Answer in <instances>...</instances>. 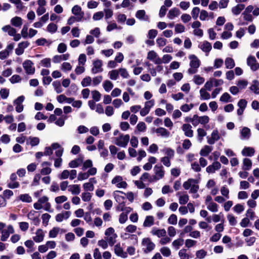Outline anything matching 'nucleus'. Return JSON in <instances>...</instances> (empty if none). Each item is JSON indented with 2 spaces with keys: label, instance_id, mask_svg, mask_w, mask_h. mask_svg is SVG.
<instances>
[{
  "label": "nucleus",
  "instance_id": "nucleus-59",
  "mask_svg": "<svg viewBox=\"0 0 259 259\" xmlns=\"http://www.w3.org/2000/svg\"><path fill=\"white\" fill-rule=\"evenodd\" d=\"M91 77L90 76H87L82 80L81 84L83 87H86L89 86L91 84Z\"/></svg>",
  "mask_w": 259,
  "mask_h": 259
},
{
  "label": "nucleus",
  "instance_id": "nucleus-18",
  "mask_svg": "<svg viewBox=\"0 0 259 259\" xmlns=\"http://www.w3.org/2000/svg\"><path fill=\"white\" fill-rule=\"evenodd\" d=\"M150 233L152 235L156 236L159 238L165 237L166 235V232L164 229H159L155 227L152 228Z\"/></svg>",
  "mask_w": 259,
  "mask_h": 259
},
{
  "label": "nucleus",
  "instance_id": "nucleus-2",
  "mask_svg": "<svg viewBox=\"0 0 259 259\" xmlns=\"http://www.w3.org/2000/svg\"><path fill=\"white\" fill-rule=\"evenodd\" d=\"M199 181L196 179H189L187 181L183 183V186L185 190L190 189V193H196L199 189L198 184Z\"/></svg>",
  "mask_w": 259,
  "mask_h": 259
},
{
  "label": "nucleus",
  "instance_id": "nucleus-55",
  "mask_svg": "<svg viewBox=\"0 0 259 259\" xmlns=\"http://www.w3.org/2000/svg\"><path fill=\"white\" fill-rule=\"evenodd\" d=\"M113 87V84L109 80H105L103 83V88L106 92H109Z\"/></svg>",
  "mask_w": 259,
  "mask_h": 259
},
{
  "label": "nucleus",
  "instance_id": "nucleus-28",
  "mask_svg": "<svg viewBox=\"0 0 259 259\" xmlns=\"http://www.w3.org/2000/svg\"><path fill=\"white\" fill-rule=\"evenodd\" d=\"M196 126L200 123L201 124H205L208 123L209 121V118L208 116L204 115L202 116H199L197 114H196Z\"/></svg>",
  "mask_w": 259,
  "mask_h": 259
},
{
  "label": "nucleus",
  "instance_id": "nucleus-29",
  "mask_svg": "<svg viewBox=\"0 0 259 259\" xmlns=\"http://www.w3.org/2000/svg\"><path fill=\"white\" fill-rule=\"evenodd\" d=\"M158 136H160L163 138H167L169 137L170 133L166 129L163 127L157 128L155 131Z\"/></svg>",
  "mask_w": 259,
  "mask_h": 259
},
{
  "label": "nucleus",
  "instance_id": "nucleus-13",
  "mask_svg": "<svg viewBox=\"0 0 259 259\" xmlns=\"http://www.w3.org/2000/svg\"><path fill=\"white\" fill-rule=\"evenodd\" d=\"M201 26V23L198 21H195L192 23L191 27L194 29L193 34L195 35L202 37L203 35V30L200 28Z\"/></svg>",
  "mask_w": 259,
  "mask_h": 259
},
{
  "label": "nucleus",
  "instance_id": "nucleus-52",
  "mask_svg": "<svg viewBox=\"0 0 259 259\" xmlns=\"http://www.w3.org/2000/svg\"><path fill=\"white\" fill-rule=\"evenodd\" d=\"M207 253V251L202 249L197 250L196 252V258L198 259H203L206 256Z\"/></svg>",
  "mask_w": 259,
  "mask_h": 259
},
{
  "label": "nucleus",
  "instance_id": "nucleus-51",
  "mask_svg": "<svg viewBox=\"0 0 259 259\" xmlns=\"http://www.w3.org/2000/svg\"><path fill=\"white\" fill-rule=\"evenodd\" d=\"M250 89L255 94H259V82L257 80L254 81V83L252 84Z\"/></svg>",
  "mask_w": 259,
  "mask_h": 259
},
{
  "label": "nucleus",
  "instance_id": "nucleus-24",
  "mask_svg": "<svg viewBox=\"0 0 259 259\" xmlns=\"http://www.w3.org/2000/svg\"><path fill=\"white\" fill-rule=\"evenodd\" d=\"M83 160V156H79L77 158L71 161L68 164L69 166L71 168L77 167L82 163Z\"/></svg>",
  "mask_w": 259,
  "mask_h": 259
},
{
  "label": "nucleus",
  "instance_id": "nucleus-10",
  "mask_svg": "<svg viewBox=\"0 0 259 259\" xmlns=\"http://www.w3.org/2000/svg\"><path fill=\"white\" fill-rule=\"evenodd\" d=\"M23 67L28 74H33L35 72V67L33 66V63L29 60H25L23 63Z\"/></svg>",
  "mask_w": 259,
  "mask_h": 259
},
{
  "label": "nucleus",
  "instance_id": "nucleus-27",
  "mask_svg": "<svg viewBox=\"0 0 259 259\" xmlns=\"http://www.w3.org/2000/svg\"><path fill=\"white\" fill-rule=\"evenodd\" d=\"M241 139L248 140L251 136L250 130L247 127H243L240 131Z\"/></svg>",
  "mask_w": 259,
  "mask_h": 259
},
{
  "label": "nucleus",
  "instance_id": "nucleus-50",
  "mask_svg": "<svg viewBox=\"0 0 259 259\" xmlns=\"http://www.w3.org/2000/svg\"><path fill=\"white\" fill-rule=\"evenodd\" d=\"M189 200V197L187 194H184L179 196V202L180 204H186Z\"/></svg>",
  "mask_w": 259,
  "mask_h": 259
},
{
  "label": "nucleus",
  "instance_id": "nucleus-58",
  "mask_svg": "<svg viewBox=\"0 0 259 259\" xmlns=\"http://www.w3.org/2000/svg\"><path fill=\"white\" fill-rule=\"evenodd\" d=\"M160 251L164 256L168 257L171 254L170 249L167 247H163L161 248Z\"/></svg>",
  "mask_w": 259,
  "mask_h": 259
},
{
  "label": "nucleus",
  "instance_id": "nucleus-11",
  "mask_svg": "<svg viewBox=\"0 0 259 259\" xmlns=\"http://www.w3.org/2000/svg\"><path fill=\"white\" fill-rule=\"evenodd\" d=\"M112 184L116 185L118 188H126L127 184L126 182L123 181V178L120 176H116L111 181Z\"/></svg>",
  "mask_w": 259,
  "mask_h": 259
},
{
  "label": "nucleus",
  "instance_id": "nucleus-56",
  "mask_svg": "<svg viewBox=\"0 0 259 259\" xmlns=\"http://www.w3.org/2000/svg\"><path fill=\"white\" fill-rule=\"evenodd\" d=\"M193 104H185L181 106L180 109L182 111L187 112L190 111L193 108Z\"/></svg>",
  "mask_w": 259,
  "mask_h": 259
},
{
  "label": "nucleus",
  "instance_id": "nucleus-14",
  "mask_svg": "<svg viewBox=\"0 0 259 259\" xmlns=\"http://www.w3.org/2000/svg\"><path fill=\"white\" fill-rule=\"evenodd\" d=\"M247 64L250 69L255 71L259 69V63L257 62L255 58L252 56H249L247 59Z\"/></svg>",
  "mask_w": 259,
  "mask_h": 259
},
{
  "label": "nucleus",
  "instance_id": "nucleus-36",
  "mask_svg": "<svg viewBox=\"0 0 259 259\" xmlns=\"http://www.w3.org/2000/svg\"><path fill=\"white\" fill-rule=\"evenodd\" d=\"M136 17L140 20L147 21L149 19V16L146 15L145 10H138L136 13Z\"/></svg>",
  "mask_w": 259,
  "mask_h": 259
},
{
  "label": "nucleus",
  "instance_id": "nucleus-6",
  "mask_svg": "<svg viewBox=\"0 0 259 259\" xmlns=\"http://www.w3.org/2000/svg\"><path fill=\"white\" fill-rule=\"evenodd\" d=\"M105 235L106 236L105 239L108 241L109 246H112L116 242V239L117 237L116 234L115 233L114 229L112 227L108 228L105 232Z\"/></svg>",
  "mask_w": 259,
  "mask_h": 259
},
{
  "label": "nucleus",
  "instance_id": "nucleus-25",
  "mask_svg": "<svg viewBox=\"0 0 259 259\" xmlns=\"http://www.w3.org/2000/svg\"><path fill=\"white\" fill-rule=\"evenodd\" d=\"M199 48L207 54L211 50L212 47L210 42L204 41L199 45Z\"/></svg>",
  "mask_w": 259,
  "mask_h": 259
},
{
  "label": "nucleus",
  "instance_id": "nucleus-39",
  "mask_svg": "<svg viewBox=\"0 0 259 259\" xmlns=\"http://www.w3.org/2000/svg\"><path fill=\"white\" fill-rule=\"evenodd\" d=\"M207 209L211 212H217L218 211V205L214 202H212L206 205Z\"/></svg>",
  "mask_w": 259,
  "mask_h": 259
},
{
  "label": "nucleus",
  "instance_id": "nucleus-22",
  "mask_svg": "<svg viewBox=\"0 0 259 259\" xmlns=\"http://www.w3.org/2000/svg\"><path fill=\"white\" fill-rule=\"evenodd\" d=\"M45 233L41 229H38L35 232V235L33 237V239L35 242H40L44 240Z\"/></svg>",
  "mask_w": 259,
  "mask_h": 259
},
{
  "label": "nucleus",
  "instance_id": "nucleus-41",
  "mask_svg": "<svg viewBox=\"0 0 259 259\" xmlns=\"http://www.w3.org/2000/svg\"><path fill=\"white\" fill-rule=\"evenodd\" d=\"M225 64L226 67L227 69H232L234 68L235 65L234 60L232 58L229 57H228L226 59L225 61Z\"/></svg>",
  "mask_w": 259,
  "mask_h": 259
},
{
  "label": "nucleus",
  "instance_id": "nucleus-12",
  "mask_svg": "<svg viewBox=\"0 0 259 259\" xmlns=\"http://www.w3.org/2000/svg\"><path fill=\"white\" fill-rule=\"evenodd\" d=\"M102 66L103 62L102 60L97 59L94 61L93 63V68H92V73L97 74L102 72L103 71Z\"/></svg>",
  "mask_w": 259,
  "mask_h": 259
},
{
  "label": "nucleus",
  "instance_id": "nucleus-26",
  "mask_svg": "<svg viewBox=\"0 0 259 259\" xmlns=\"http://www.w3.org/2000/svg\"><path fill=\"white\" fill-rule=\"evenodd\" d=\"M180 13L181 12L179 9L173 8L168 11L167 17L169 19L172 20L175 17L179 16Z\"/></svg>",
  "mask_w": 259,
  "mask_h": 259
},
{
  "label": "nucleus",
  "instance_id": "nucleus-57",
  "mask_svg": "<svg viewBox=\"0 0 259 259\" xmlns=\"http://www.w3.org/2000/svg\"><path fill=\"white\" fill-rule=\"evenodd\" d=\"M57 25L54 23H52L48 25L47 29V31L49 32L54 33L57 31Z\"/></svg>",
  "mask_w": 259,
  "mask_h": 259
},
{
  "label": "nucleus",
  "instance_id": "nucleus-5",
  "mask_svg": "<svg viewBox=\"0 0 259 259\" xmlns=\"http://www.w3.org/2000/svg\"><path fill=\"white\" fill-rule=\"evenodd\" d=\"M130 140L129 135L120 134L119 136L114 138V143L117 146L126 148Z\"/></svg>",
  "mask_w": 259,
  "mask_h": 259
},
{
  "label": "nucleus",
  "instance_id": "nucleus-40",
  "mask_svg": "<svg viewBox=\"0 0 259 259\" xmlns=\"http://www.w3.org/2000/svg\"><path fill=\"white\" fill-rule=\"evenodd\" d=\"M212 150L211 147L206 145L200 150V154L203 156H206Z\"/></svg>",
  "mask_w": 259,
  "mask_h": 259
},
{
  "label": "nucleus",
  "instance_id": "nucleus-19",
  "mask_svg": "<svg viewBox=\"0 0 259 259\" xmlns=\"http://www.w3.org/2000/svg\"><path fill=\"white\" fill-rule=\"evenodd\" d=\"M221 167V163L218 161H215L206 167V171L208 173H214L216 170L219 169Z\"/></svg>",
  "mask_w": 259,
  "mask_h": 259
},
{
  "label": "nucleus",
  "instance_id": "nucleus-34",
  "mask_svg": "<svg viewBox=\"0 0 259 259\" xmlns=\"http://www.w3.org/2000/svg\"><path fill=\"white\" fill-rule=\"evenodd\" d=\"M68 191L73 195H78L80 192V188L78 185H70L68 186Z\"/></svg>",
  "mask_w": 259,
  "mask_h": 259
},
{
  "label": "nucleus",
  "instance_id": "nucleus-21",
  "mask_svg": "<svg viewBox=\"0 0 259 259\" xmlns=\"http://www.w3.org/2000/svg\"><path fill=\"white\" fill-rule=\"evenodd\" d=\"M72 13L75 16L82 19L84 16V12L82 11L81 8L78 5H75L71 10Z\"/></svg>",
  "mask_w": 259,
  "mask_h": 259
},
{
  "label": "nucleus",
  "instance_id": "nucleus-15",
  "mask_svg": "<svg viewBox=\"0 0 259 259\" xmlns=\"http://www.w3.org/2000/svg\"><path fill=\"white\" fill-rule=\"evenodd\" d=\"M30 43L28 41H23L18 44V47L15 49L16 55L20 56L24 52V50L29 46Z\"/></svg>",
  "mask_w": 259,
  "mask_h": 259
},
{
  "label": "nucleus",
  "instance_id": "nucleus-43",
  "mask_svg": "<svg viewBox=\"0 0 259 259\" xmlns=\"http://www.w3.org/2000/svg\"><path fill=\"white\" fill-rule=\"evenodd\" d=\"M197 133L198 135V139L200 142H201L203 137L206 135V132L202 128H198L197 130Z\"/></svg>",
  "mask_w": 259,
  "mask_h": 259
},
{
  "label": "nucleus",
  "instance_id": "nucleus-44",
  "mask_svg": "<svg viewBox=\"0 0 259 259\" xmlns=\"http://www.w3.org/2000/svg\"><path fill=\"white\" fill-rule=\"evenodd\" d=\"M119 74L122 78L127 79L130 77V74L127 69L125 68H120L118 69Z\"/></svg>",
  "mask_w": 259,
  "mask_h": 259
},
{
  "label": "nucleus",
  "instance_id": "nucleus-48",
  "mask_svg": "<svg viewBox=\"0 0 259 259\" xmlns=\"http://www.w3.org/2000/svg\"><path fill=\"white\" fill-rule=\"evenodd\" d=\"M108 74L111 79L115 80L118 78V69L112 70L109 72Z\"/></svg>",
  "mask_w": 259,
  "mask_h": 259
},
{
  "label": "nucleus",
  "instance_id": "nucleus-17",
  "mask_svg": "<svg viewBox=\"0 0 259 259\" xmlns=\"http://www.w3.org/2000/svg\"><path fill=\"white\" fill-rule=\"evenodd\" d=\"M114 253L116 255L122 258H125L127 257V253L123 251L120 243H118L114 246Z\"/></svg>",
  "mask_w": 259,
  "mask_h": 259
},
{
  "label": "nucleus",
  "instance_id": "nucleus-9",
  "mask_svg": "<svg viewBox=\"0 0 259 259\" xmlns=\"http://www.w3.org/2000/svg\"><path fill=\"white\" fill-rule=\"evenodd\" d=\"M25 100L24 96L18 97L14 101V105L15 106V110L18 113H21L23 111L24 106L22 104Z\"/></svg>",
  "mask_w": 259,
  "mask_h": 259
},
{
  "label": "nucleus",
  "instance_id": "nucleus-35",
  "mask_svg": "<svg viewBox=\"0 0 259 259\" xmlns=\"http://www.w3.org/2000/svg\"><path fill=\"white\" fill-rule=\"evenodd\" d=\"M245 8V5L243 4H238L232 8L231 11L235 15H238Z\"/></svg>",
  "mask_w": 259,
  "mask_h": 259
},
{
  "label": "nucleus",
  "instance_id": "nucleus-49",
  "mask_svg": "<svg viewBox=\"0 0 259 259\" xmlns=\"http://www.w3.org/2000/svg\"><path fill=\"white\" fill-rule=\"evenodd\" d=\"M98 245L101 247L103 249H106L108 248L109 242L107 239H101L98 241Z\"/></svg>",
  "mask_w": 259,
  "mask_h": 259
},
{
  "label": "nucleus",
  "instance_id": "nucleus-46",
  "mask_svg": "<svg viewBox=\"0 0 259 259\" xmlns=\"http://www.w3.org/2000/svg\"><path fill=\"white\" fill-rule=\"evenodd\" d=\"M193 81L196 84L200 85L204 83L205 79L199 75H195Z\"/></svg>",
  "mask_w": 259,
  "mask_h": 259
},
{
  "label": "nucleus",
  "instance_id": "nucleus-47",
  "mask_svg": "<svg viewBox=\"0 0 259 259\" xmlns=\"http://www.w3.org/2000/svg\"><path fill=\"white\" fill-rule=\"evenodd\" d=\"M27 143L30 144L32 146L37 145L39 143V139L37 137H30L27 140Z\"/></svg>",
  "mask_w": 259,
  "mask_h": 259
},
{
  "label": "nucleus",
  "instance_id": "nucleus-63",
  "mask_svg": "<svg viewBox=\"0 0 259 259\" xmlns=\"http://www.w3.org/2000/svg\"><path fill=\"white\" fill-rule=\"evenodd\" d=\"M92 98L96 102H98L100 100L101 94L98 91L95 90L92 92Z\"/></svg>",
  "mask_w": 259,
  "mask_h": 259
},
{
  "label": "nucleus",
  "instance_id": "nucleus-38",
  "mask_svg": "<svg viewBox=\"0 0 259 259\" xmlns=\"http://www.w3.org/2000/svg\"><path fill=\"white\" fill-rule=\"evenodd\" d=\"M199 92L200 95V99L201 100H207L210 98V94L206 92V90H205V89H201Z\"/></svg>",
  "mask_w": 259,
  "mask_h": 259
},
{
  "label": "nucleus",
  "instance_id": "nucleus-42",
  "mask_svg": "<svg viewBox=\"0 0 259 259\" xmlns=\"http://www.w3.org/2000/svg\"><path fill=\"white\" fill-rule=\"evenodd\" d=\"M60 231H62V229L59 228V227H54L52 230H51L49 233V236L50 238H55L57 237L58 234Z\"/></svg>",
  "mask_w": 259,
  "mask_h": 259
},
{
  "label": "nucleus",
  "instance_id": "nucleus-8",
  "mask_svg": "<svg viewBox=\"0 0 259 259\" xmlns=\"http://www.w3.org/2000/svg\"><path fill=\"white\" fill-rule=\"evenodd\" d=\"M155 175L153 177V180L158 181L163 178L164 175V170L163 167L161 165L157 164L154 167Z\"/></svg>",
  "mask_w": 259,
  "mask_h": 259
},
{
  "label": "nucleus",
  "instance_id": "nucleus-45",
  "mask_svg": "<svg viewBox=\"0 0 259 259\" xmlns=\"http://www.w3.org/2000/svg\"><path fill=\"white\" fill-rule=\"evenodd\" d=\"M124 194L123 192L120 191H115L113 193V195L114 196V198L116 202L119 203L123 202V200L124 199V197L123 196L119 195L118 194Z\"/></svg>",
  "mask_w": 259,
  "mask_h": 259
},
{
  "label": "nucleus",
  "instance_id": "nucleus-53",
  "mask_svg": "<svg viewBox=\"0 0 259 259\" xmlns=\"http://www.w3.org/2000/svg\"><path fill=\"white\" fill-rule=\"evenodd\" d=\"M19 199L24 202L30 203L32 201L31 197L28 194L20 195L19 196Z\"/></svg>",
  "mask_w": 259,
  "mask_h": 259
},
{
  "label": "nucleus",
  "instance_id": "nucleus-3",
  "mask_svg": "<svg viewBox=\"0 0 259 259\" xmlns=\"http://www.w3.org/2000/svg\"><path fill=\"white\" fill-rule=\"evenodd\" d=\"M49 198L47 196H42L33 204L34 208L37 210L44 208L45 210L50 211L51 204L48 202Z\"/></svg>",
  "mask_w": 259,
  "mask_h": 259
},
{
  "label": "nucleus",
  "instance_id": "nucleus-61",
  "mask_svg": "<svg viewBox=\"0 0 259 259\" xmlns=\"http://www.w3.org/2000/svg\"><path fill=\"white\" fill-rule=\"evenodd\" d=\"M40 64L44 67L47 68L51 67V59L50 58H45L41 60L40 62Z\"/></svg>",
  "mask_w": 259,
  "mask_h": 259
},
{
  "label": "nucleus",
  "instance_id": "nucleus-31",
  "mask_svg": "<svg viewBox=\"0 0 259 259\" xmlns=\"http://www.w3.org/2000/svg\"><path fill=\"white\" fill-rule=\"evenodd\" d=\"M154 224V218L152 215H147L143 223L144 227H151Z\"/></svg>",
  "mask_w": 259,
  "mask_h": 259
},
{
  "label": "nucleus",
  "instance_id": "nucleus-30",
  "mask_svg": "<svg viewBox=\"0 0 259 259\" xmlns=\"http://www.w3.org/2000/svg\"><path fill=\"white\" fill-rule=\"evenodd\" d=\"M2 29L4 32H7L8 35L11 36L14 35L17 32L16 29L10 25L3 26Z\"/></svg>",
  "mask_w": 259,
  "mask_h": 259
},
{
  "label": "nucleus",
  "instance_id": "nucleus-60",
  "mask_svg": "<svg viewBox=\"0 0 259 259\" xmlns=\"http://www.w3.org/2000/svg\"><path fill=\"white\" fill-rule=\"evenodd\" d=\"M200 13V10L198 7H194L191 11L192 17L194 20H196Z\"/></svg>",
  "mask_w": 259,
  "mask_h": 259
},
{
  "label": "nucleus",
  "instance_id": "nucleus-1",
  "mask_svg": "<svg viewBox=\"0 0 259 259\" xmlns=\"http://www.w3.org/2000/svg\"><path fill=\"white\" fill-rule=\"evenodd\" d=\"M15 230L12 225L7 226L5 223L0 222L1 240L2 241H7L10 234H13Z\"/></svg>",
  "mask_w": 259,
  "mask_h": 259
},
{
  "label": "nucleus",
  "instance_id": "nucleus-4",
  "mask_svg": "<svg viewBox=\"0 0 259 259\" xmlns=\"http://www.w3.org/2000/svg\"><path fill=\"white\" fill-rule=\"evenodd\" d=\"M190 60V68L188 72L189 74H195L197 72V69L200 65V61L195 55H190L189 56Z\"/></svg>",
  "mask_w": 259,
  "mask_h": 259
},
{
  "label": "nucleus",
  "instance_id": "nucleus-20",
  "mask_svg": "<svg viewBox=\"0 0 259 259\" xmlns=\"http://www.w3.org/2000/svg\"><path fill=\"white\" fill-rule=\"evenodd\" d=\"M71 212L69 211H64L62 213H58L56 215L55 219L58 222H61L64 220H67L69 218Z\"/></svg>",
  "mask_w": 259,
  "mask_h": 259
},
{
  "label": "nucleus",
  "instance_id": "nucleus-23",
  "mask_svg": "<svg viewBox=\"0 0 259 259\" xmlns=\"http://www.w3.org/2000/svg\"><path fill=\"white\" fill-rule=\"evenodd\" d=\"M220 136L217 130H213L211 134L210 138H207V142L209 144H213L215 141L219 140Z\"/></svg>",
  "mask_w": 259,
  "mask_h": 259
},
{
  "label": "nucleus",
  "instance_id": "nucleus-7",
  "mask_svg": "<svg viewBox=\"0 0 259 259\" xmlns=\"http://www.w3.org/2000/svg\"><path fill=\"white\" fill-rule=\"evenodd\" d=\"M141 245L144 252L146 253L152 251L155 247V244L148 237L142 239Z\"/></svg>",
  "mask_w": 259,
  "mask_h": 259
},
{
  "label": "nucleus",
  "instance_id": "nucleus-33",
  "mask_svg": "<svg viewBox=\"0 0 259 259\" xmlns=\"http://www.w3.org/2000/svg\"><path fill=\"white\" fill-rule=\"evenodd\" d=\"M11 23L13 26L20 28L23 24L22 19L20 17H14L11 19Z\"/></svg>",
  "mask_w": 259,
  "mask_h": 259
},
{
  "label": "nucleus",
  "instance_id": "nucleus-64",
  "mask_svg": "<svg viewBox=\"0 0 259 259\" xmlns=\"http://www.w3.org/2000/svg\"><path fill=\"white\" fill-rule=\"evenodd\" d=\"M179 255L181 259H189L188 254L185 249H182L179 252Z\"/></svg>",
  "mask_w": 259,
  "mask_h": 259
},
{
  "label": "nucleus",
  "instance_id": "nucleus-62",
  "mask_svg": "<svg viewBox=\"0 0 259 259\" xmlns=\"http://www.w3.org/2000/svg\"><path fill=\"white\" fill-rule=\"evenodd\" d=\"M104 17V12L99 11L95 13L93 16V19L94 21H99L101 20Z\"/></svg>",
  "mask_w": 259,
  "mask_h": 259
},
{
  "label": "nucleus",
  "instance_id": "nucleus-16",
  "mask_svg": "<svg viewBox=\"0 0 259 259\" xmlns=\"http://www.w3.org/2000/svg\"><path fill=\"white\" fill-rule=\"evenodd\" d=\"M182 130L186 137L192 138L193 136V131L192 126L188 123H185L182 126Z\"/></svg>",
  "mask_w": 259,
  "mask_h": 259
},
{
  "label": "nucleus",
  "instance_id": "nucleus-32",
  "mask_svg": "<svg viewBox=\"0 0 259 259\" xmlns=\"http://www.w3.org/2000/svg\"><path fill=\"white\" fill-rule=\"evenodd\" d=\"M255 152L254 149L252 147H246L243 149L241 153L244 156H252Z\"/></svg>",
  "mask_w": 259,
  "mask_h": 259
},
{
  "label": "nucleus",
  "instance_id": "nucleus-54",
  "mask_svg": "<svg viewBox=\"0 0 259 259\" xmlns=\"http://www.w3.org/2000/svg\"><path fill=\"white\" fill-rule=\"evenodd\" d=\"M221 193L226 199L229 198V190L226 186H223L221 188Z\"/></svg>",
  "mask_w": 259,
  "mask_h": 259
},
{
  "label": "nucleus",
  "instance_id": "nucleus-37",
  "mask_svg": "<svg viewBox=\"0 0 259 259\" xmlns=\"http://www.w3.org/2000/svg\"><path fill=\"white\" fill-rule=\"evenodd\" d=\"M252 166V161L249 159L245 158L243 160L242 169L245 170H250Z\"/></svg>",
  "mask_w": 259,
  "mask_h": 259
}]
</instances>
